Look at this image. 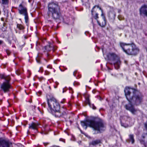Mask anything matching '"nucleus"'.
I'll use <instances>...</instances> for the list:
<instances>
[{"instance_id":"1","label":"nucleus","mask_w":147,"mask_h":147,"mask_svg":"<svg viewBox=\"0 0 147 147\" xmlns=\"http://www.w3.org/2000/svg\"><path fill=\"white\" fill-rule=\"evenodd\" d=\"M136 92H125L126 97L129 102L128 104L125 106L126 109L130 111L133 114H135L137 110L135 109L132 104L137 105L139 104L142 102V97L136 95Z\"/></svg>"},{"instance_id":"2","label":"nucleus","mask_w":147,"mask_h":147,"mask_svg":"<svg viewBox=\"0 0 147 147\" xmlns=\"http://www.w3.org/2000/svg\"><path fill=\"white\" fill-rule=\"evenodd\" d=\"M81 124L85 129H86L87 127L88 126L97 130V132H95L94 134L100 133V131L104 130L105 127L101 119L95 121L88 120L85 121H82Z\"/></svg>"},{"instance_id":"3","label":"nucleus","mask_w":147,"mask_h":147,"mask_svg":"<svg viewBox=\"0 0 147 147\" xmlns=\"http://www.w3.org/2000/svg\"><path fill=\"white\" fill-rule=\"evenodd\" d=\"M120 45L123 51L129 55H136L139 52V49L134 43L126 44L120 42Z\"/></svg>"},{"instance_id":"4","label":"nucleus","mask_w":147,"mask_h":147,"mask_svg":"<svg viewBox=\"0 0 147 147\" xmlns=\"http://www.w3.org/2000/svg\"><path fill=\"white\" fill-rule=\"evenodd\" d=\"M48 14L55 19H59L61 15L60 7L57 3L51 2L48 5Z\"/></svg>"},{"instance_id":"5","label":"nucleus","mask_w":147,"mask_h":147,"mask_svg":"<svg viewBox=\"0 0 147 147\" xmlns=\"http://www.w3.org/2000/svg\"><path fill=\"white\" fill-rule=\"evenodd\" d=\"M47 103L49 106L48 111L50 113L52 112V110H58L60 109L59 105L56 99L51 94L47 95Z\"/></svg>"},{"instance_id":"6","label":"nucleus","mask_w":147,"mask_h":147,"mask_svg":"<svg viewBox=\"0 0 147 147\" xmlns=\"http://www.w3.org/2000/svg\"><path fill=\"white\" fill-rule=\"evenodd\" d=\"M97 7L98 8H99V10H101L102 12L101 16L102 17V20L101 22H100L97 20V22L98 25L101 27H104L106 25V20L105 18L103 13L102 10L101 8L99 7L98 6L96 5L94 7L91 11V13L92 17L95 19L97 20L98 18V14L96 12V10H95V8Z\"/></svg>"},{"instance_id":"7","label":"nucleus","mask_w":147,"mask_h":147,"mask_svg":"<svg viewBox=\"0 0 147 147\" xmlns=\"http://www.w3.org/2000/svg\"><path fill=\"white\" fill-rule=\"evenodd\" d=\"M53 111H54V115L56 117H60L62 116L65 119L69 118L67 116L68 114L67 111L63 107L60 111V109H59L58 111L53 110H52Z\"/></svg>"},{"instance_id":"8","label":"nucleus","mask_w":147,"mask_h":147,"mask_svg":"<svg viewBox=\"0 0 147 147\" xmlns=\"http://www.w3.org/2000/svg\"><path fill=\"white\" fill-rule=\"evenodd\" d=\"M18 10L19 13L24 16L25 22L27 23L28 21V17L26 8L22 4H20L19 6Z\"/></svg>"},{"instance_id":"9","label":"nucleus","mask_w":147,"mask_h":147,"mask_svg":"<svg viewBox=\"0 0 147 147\" xmlns=\"http://www.w3.org/2000/svg\"><path fill=\"white\" fill-rule=\"evenodd\" d=\"M4 79L6 82H3L1 85V88L4 91H10L9 89L11 88V86L9 82L10 80L9 76H7L4 77Z\"/></svg>"},{"instance_id":"10","label":"nucleus","mask_w":147,"mask_h":147,"mask_svg":"<svg viewBox=\"0 0 147 147\" xmlns=\"http://www.w3.org/2000/svg\"><path fill=\"white\" fill-rule=\"evenodd\" d=\"M107 57L110 60L114 61H117L119 59L118 56L114 53H109L107 55Z\"/></svg>"},{"instance_id":"11","label":"nucleus","mask_w":147,"mask_h":147,"mask_svg":"<svg viewBox=\"0 0 147 147\" xmlns=\"http://www.w3.org/2000/svg\"><path fill=\"white\" fill-rule=\"evenodd\" d=\"M10 142L2 138H0V147H9Z\"/></svg>"},{"instance_id":"12","label":"nucleus","mask_w":147,"mask_h":147,"mask_svg":"<svg viewBox=\"0 0 147 147\" xmlns=\"http://www.w3.org/2000/svg\"><path fill=\"white\" fill-rule=\"evenodd\" d=\"M39 124L38 123L32 122L29 124V128L33 129L36 131V132H37V129Z\"/></svg>"},{"instance_id":"13","label":"nucleus","mask_w":147,"mask_h":147,"mask_svg":"<svg viewBox=\"0 0 147 147\" xmlns=\"http://www.w3.org/2000/svg\"><path fill=\"white\" fill-rule=\"evenodd\" d=\"M140 14L141 15L143 14L147 16V5H144L140 9Z\"/></svg>"},{"instance_id":"14","label":"nucleus","mask_w":147,"mask_h":147,"mask_svg":"<svg viewBox=\"0 0 147 147\" xmlns=\"http://www.w3.org/2000/svg\"><path fill=\"white\" fill-rule=\"evenodd\" d=\"M45 49L47 51H49L51 50H53L54 51L56 49V48L51 45L46 46L45 47Z\"/></svg>"},{"instance_id":"15","label":"nucleus","mask_w":147,"mask_h":147,"mask_svg":"<svg viewBox=\"0 0 147 147\" xmlns=\"http://www.w3.org/2000/svg\"><path fill=\"white\" fill-rule=\"evenodd\" d=\"M101 142L100 140H92L91 142L89 143L90 146L91 145L93 146H96V145L98 144Z\"/></svg>"},{"instance_id":"16","label":"nucleus","mask_w":147,"mask_h":147,"mask_svg":"<svg viewBox=\"0 0 147 147\" xmlns=\"http://www.w3.org/2000/svg\"><path fill=\"white\" fill-rule=\"evenodd\" d=\"M142 140L140 141L141 143L144 144L145 147H147V144L145 143L144 140L145 138L146 137H147V134H143L142 136Z\"/></svg>"},{"instance_id":"17","label":"nucleus","mask_w":147,"mask_h":147,"mask_svg":"<svg viewBox=\"0 0 147 147\" xmlns=\"http://www.w3.org/2000/svg\"><path fill=\"white\" fill-rule=\"evenodd\" d=\"M129 117L126 116H121L120 117V122L121 123V125L123 126L122 122H124V121L125 120L126 121L127 120V119H129Z\"/></svg>"},{"instance_id":"18","label":"nucleus","mask_w":147,"mask_h":147,"mask_svg":"<svg viewBox=\"0 0 147 147\" xmlns=\"http://www.w3.org/2000/svg\"><path fill=\"white\" fill-rule=\"evenodd\" d=\"M0 3L2 6H8L9 3V0H1Z\"/></svg>"},{"instance_id":"19","label":"nucleus","mask_w":147,"mask_h":147,"mask_svg":"<svg viewBox=\"0 0 147 147\" xmlns=\"http://www.w3.org/2000/svg\"><path fill=\"white\" fill-rule=\"evenodd\" d=\"M129 138L128 139V142H131L132 144H133L135 141L134 135L130 134L129 135Z\"/></svg>"},{"instance_id":"20","label":"nucleus","mask_w":147,"mask_h":147,"mask_svg":"<svg viewBox=\"0 0 147 147\" xmlns=\"http://www.w3.org/2000/svg\"><path fill=\"white\" fill-rule=\"evenodd\" d=\"M89 95L87 94L85 96V103L86 104H88L90 107H91V104L90 102V101L89 99Z\"/></svg>"},{"instance_id":"21","label":"nucleus","mask_w":147,"mask_h":147,"mask_svg":"<svg viewBox=\"0 0 147 147\" xmlns=\"http://www.w3.org/2000/svg\"><path fill=\"white\" fill-rule=\"evenodd\" d=\"M131 90L133 91H135V89L129 86H126L124 89V92H130Z\"/></svg>"},{"instance_id":"22","label":"nucleus","mask_w":147,"mask_h":147,"mask_svg":"<svg viewBox=\"0 0 147 147\" xmlns=\"http://www.w3.org/2000/svg\"><path fill=\"white\" fill-rule=\"evenodd\" d=\"M17 27L20 30H23L24 29V27L23 25L20 24H17Z\"/></svg>"},{"instance_id":"23","label":"nucleus","mask_w":147,"mask_h":147,"mask_svg":"<svg viewBox=\"0 0 147 147\" xmlns=\"http://www.w3.org/2000/svg\"><path fill=\"white\" fill-rule=\"evenodd\" d=\"M16 74L18 75H20L22 73V71L20 69H18L16 71Z\"/></svg>"},{"instance_id":"24","label":"nucleus","mask_w":147,"mask_h":147,"mask_svg":"<svg viewBox=\"0 0 147 147\" xmlns=\"http://www.w3.org/2000/svg\"><path fill=\"white\" fill-rule=\"evenodd\" d=\"M36 60L37 62L38 63H40V57L38 56L36 58Z\"/></svg>"},{"instance_id":"25","label":"nucleus","mask_w":147,"mask_h":147,"mask_svg":"<svg viewBox=\"0 0 147 147\" xmlns=\"http://www.w3.org/2000/svg\"><path fill=\"white\" fill-rule=\"evenodd\" d=\"M74 86H78L79 85V83L78 82H75L74 83Z\"/></svg>"},{"instance_id":"26","label":"nucleus","mask_w":147,"mask_h":147,"mask_svg":"<svg viewBox=\"0 0 147 147\" xmlns=\"http://www.w3.org/2000/svg\"><path fill=\"white\" fill-rule=\"evenodd\" d=\"M91 107H92L93 109H96V107L94 106L93 104H91Z\"/></svg>"},{"instance_id":"27","label":"nucleus","mask_w":147,"mask_h":147,"mask_svg":"<svg viewBox=\"0 0 147 147\" xmlns=\"http://www.w3.org/2000/svg\"><path fill=\"white\" fill-rule=\"evenodd\" d=\"M59 140L60 141L63 142H65V140L63 138H60Z\"/></svg>"},{"instance_id":"28","label":"nucleus","mask_w":147,"mask_h":147,"mask_svg":"<svg viewBox=\"0 0 147 147\" xmlns=\"http://www.w3.org/2000/svg\"><path fill=\"white\" fill-rule=\"evenodd\" d=\"M42 92H36V94L38 96H39L41 94Z\"/></svg>"},{"instance_id":"29","label":"nucleus","mask_w":147,"mask_h":147,"mask_svg":"<svg viewBox=\"0 0 147 147\" xmlns=\"http://www.w3.org/2000/svg\"><path fill=\"white\" fill-rule=\"evenodd\" d=\"M65 99H63V100L61 102L62 103H63L65 100Z\"/></svg>"},{"instance_id":"30","label":"nucleus","mask_w":147,"mask_h":147,"mask_svg":"<svg viewBox=\"0 0 147 147\" xmlns=\"http://www.w3.org/2000/svg\"><path fill=\"white\" fill-rule=\"evenodd\" d=\"M7 53V55H9L10 53V52L9 51L7 50L6 51Z\"/></svg>"},{"instance_id":"31","label":"nucleus","mask_w":147,"mask_h":147,"mask_svg":"<svg viewBox=\"0 0 147 147\" xmlns=\"http://www.w3.org/2000/svg\"><path fill=\"white\" fill-rule=\"evenodd\" d=\"M77 72V71H75L74 73H73V75L74 76H76V73Z\"/></svg>"},{"instance_id":"32","label":"nucleus","mask_w":147,"mask_h":147,"mask_svg":"<svg viewBox=\"0 0 147 147\" xmlns=\"http://www.w3.org/2000/svg\"><path fill=\"white\" fill-rule=\"evenodd\" d=\"M51 67H52L50 65H49L47 66V68H49V69H51Z\"/></svg>"},{"instance_id":"33","label":"nucleus","mask_w":147,"mask_h":147,"mask_svg":"<svg viewBox=\"0 0 147 147\" xmlns=\"http://www.w3.org/2000/svg\"><path fill=\"white\" fill-rule=\"evenodd\" d=\"M145 127L146 129L147 130V123L145 124Z\"/></svg>"},{"instance_id":"34","label":"nucleus","mask_w":147,"mask_h":147,"mask_svg":"<svg viewBox=\"0 0 147 147\" xmlns=\"http://www.w3.org/2000/svg\"><path fill=\"white\" fill-rule=\"evenodd\" d=\"M43 144H44V145L45 146H46L47 145V144H49V143H48V142H47V143H44Z\"/></svg>"},{"instance_id":"35","label":"nucleus","mask_w":147,"mask_h":147,"mask_svg":"<svg viewBox=\"0 0 147 147\" xmlns=\"http://www.w3.org/2000/svg\"><path fill=\"white\" fill-rule=\"evenodd\" d=\"M3 43V41L0 40V45L2 44Z\"/></svg>"},{"instance_id":"36","label":"nucleus","mask_w":147,"mask_h":147,"mask_svg":"<svg viewBox=\"0 0 147 147\" xmlns=\"http://www.w3.org/2000/svg\"><path fill=\"white\" fill-rule=\"evenodd\" d=\"M96 91L95 90V89H94L93 91H92V92H96Z\"/></svg>"},{"instance_id":"37","label":"nucleus","mask_w":147,"mask_h":147,"mask_svg":"<svg viewBox=\"0 0 147 147\" xmlns=\"http://www.w3.org/2000/svg\"><path fill=\"white\" fill-rule=\"evenodd\" d=\"M99 98H100V100H102V98L100 97Z\"/></svg>"},{"instance_id":"38","label":"nucleus","mask_w":147,"mask_h":147,"mask_svg":"<svg viewBox=\"0 0 147 147\" xmlns=\"http://www.w3.org/2000/svg\"><path fill=\"white\" fill-rule=\"evenodd\" d=\"M3 18H1V20L2 21H3Z\"/></svg>"},{"instance_id":"39","label":"nucleus","mask_w":147,"mask_h":147,"mask_svg":"<svg viewBox=\"0 0 147 147\" xmlns=\"http://www.w3.org/2000/svg\"><path fill=\"white\" fill-rule=\"evenodd\" d=\"M71 90L72 91H73L72 90V88H70V89H69V90H70H70Z\"/></svg>"},{"instance_id":"40","label":"nucleus","mask_w":147,"mask_h":147,"mask_svg":"<svg viewBox=\"0 0 147 147\" xmlns=\"http://www.w3.org/2000/svg\"><path fill=\"white\" fill-rule=\"evenodd\" d=\"M47 57H48V56L49 55V54H48V53H47Z\"/></svg>"},{"instance_id":"41","label":"nucleus","mask_w":147,"mask_h":147,"mask_svg":"<svg viewBox=\"0 0 147 147\" xmlns=\"http://www.w3.org/2000/svg\"><path fill=\"white\" fill-rule=\"evenodd\" d=\"M79 129L80 130V131H81V132L82 133V131H81V130L80 129V128H79Z\"/></svg>"},{"instance_id":"42","label":"nucleus","mask_w":147,"mask_h":147,"mask_svg":"<svg viewBox=\"0 0 147 147\" xmlns=\"http://www.w3.org/2000/svg\"><path fill=\"white\" fill-rule=\"evenodd\" d=\"M26 94H28V93H27V92H26Z\"/></svg>"},{"instance_id":"43","label":"nucleus","mask_w":147,"mask_h":147,"mask_svg":"<svg viewBox=\"0 0 147 147\" xmlns=\"http://www.w3.org/2000/svg\"><path fill=\"white\" fill-rule=\"evenodd\" d=\"M64 90H63V92H64Z\"/></svg>"}]
</instances>
